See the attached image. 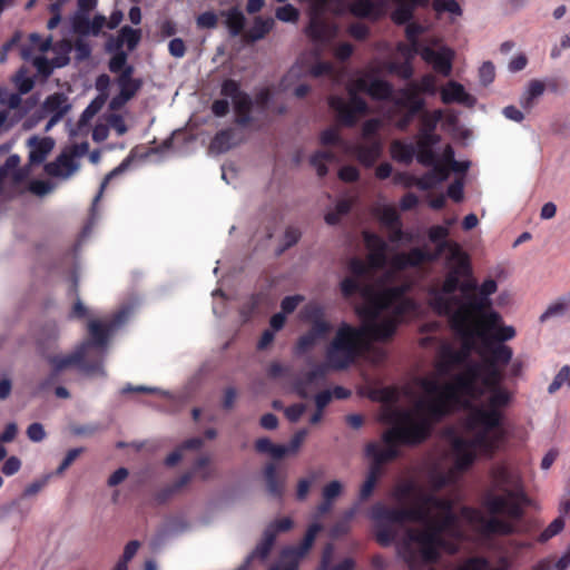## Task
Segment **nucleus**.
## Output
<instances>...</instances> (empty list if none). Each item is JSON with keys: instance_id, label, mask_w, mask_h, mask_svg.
<instances>
[{"instance_id": "obj_50", "label": "nucleus", "mask_w": 570, "mask_h": 570, "mask_svg": "<svg viewBox=\"0 0 570 570\" xmlns=\"http://www.w3.org/2000/svg\"><path fill=\"white\" fill-rule=\"evenodd\" d=\"M72 28L76 33L81 36H88L91 35V28H90V19L88 17V13H81L75 16L72 20Z\"/></svg>"}, {"instance_id": "obj_21", "label": "nucleus", "mask_w": 570, "mask_h": 570, "mask_svg": "<svg viewBox=\"0 0 570 570\" xmlns=\"http://www.w3.org/2000/svg\"><path fill=\"white\" fill-rule=\"evenodd\" d=\"M238 142L236 130L234 128H225L215 134L210 141L209 150L215 154H225L237 146Z\"/></svg>"}, {"instance_id": "obj_2", "label": "nucleus", "mask_w": 570, "mask_h": 570, "mask_svg": "<svg viewBox=\"0 0 570 570\" xmlns=\"http://www.w3.org/2000/svg\"><path fill=\"white\" fill-rule=\"evenodd\" d=\"M465 416L461 432H451L452 465L435 464L425 475V482L402 480L392 490L391 497L397 507L376 503L371 510L375 522L376 540L382 546L396 543L399 558L410 570H422L438 562L443 552L454 553L462 534L461 523L469 524L482 535H509L517 531L525 507L532 504L527 494L520 466L512 461L494 463L488 473V487L481 497L484 515L478 509L458 508L459 493L439 492L452 484L468 469L478 453L492 454L498 448L481 450L472 448L468 435ZM502 430H504L501 424Z\"/></svg>"}, {"instance_id": "obj_15", "label": "nucleus", "mask_w": 570, "mask_h": 570, "mask_svg": "<svg viewBox=\"0 0 570 570\" xmlns=\"http://www.w3.org/2000/svg\"><path fill=\"white\" fill-rule=\"evenodd\" d=\"M328 367L326 364L318 365L305 373L294 385V391L303 399H307L321 385V381Z\"/></svg>"}, {"instance_id": "obj_37", "label": "nucleus", "mask_w": 570, "mask_h": 570, "mask_svg": "<svg viewBox=\"0 0 570 570\" xmlns=\"http://www.w3.org/2000/svg\"><path fill=\"white\" fill-rule=\"evenodd\" d=\"M544 91V85L540 80H531L528 86L527 92L520 100L522 108L529 110L534 106V100L539 98Z\"/></svg>"}, {"instance_id": "obj_26", "label": "nucleus", "mask_w": 570, "mask_h": 570, "mask_svg": "<svg viewBox=\"0 0 570 570\" xmlns=\"http://www.w3.org/2000/svg\"><path fill=\"white\" fill-rule=\"evenodd\" d=\"M234 109L236 114L235 122L238 126L246 127L252 122L253 100L248 94H244L240 99L235 100Z\"/></svg>"}, {"instance_id": "obj_52", "label": "nucleus", "mask_w": 570, "mask_h": 570, "mask_svg": "<svg viewBox=\"0 0 570 570\" xmlns=\"http://www.w3.org/2000/svg\"><path fill=\"white\" fill-rule=\"evenodd\" d=\"M415 157L419 164L430 167L438 161V156L431 147H417L415 149Z\"/></svg>"}, {"instance_id": "obj_14", "label": "nucleus", "mask_w": 570, "mask_h": 570, "mask_svg": "<svg viewBox=\"0 0 570 570\" xmlns=\"http://www.w3.org/2000/svg\"><path fill=\"white\" fill-rule=\"evenodd\" d=\"M344 489V484L338 481L334 480L327 483L323 490H322V497L323 501L317 505L316 511L313 515L314 522L308 527L307 530L311 529L314 524L320 525V530L316 532L318 533L322 530V524L317 522V519L321 518L323 514H326L330 512L333 502L341 495L342 491ZM308 531H306L307 533ZM317 535V534H315ZM316 537H314L315 539Z\"/></svg>"}, {"instance_id": "obj_56", "label": "nucleus", "mask_w": 570, "mask_h": 570, "mask_svg": "<svg viewBox=\"0 0 570 570\" xmlns=\"http://www.w3.org/2000/svg\"><path fill=\"white\" fill-rule=\"evenodd\" d=\"M567 306L562 302L551 304L540 316V322L544 323L551 318L560 317L566 313Z\"/></svg>"}, {"instance_id": "obj_18", "label": "nucleus", "mask_w": 570, "mask_h": 570, "mask_svg": "<svg viewBox=\"0 0 570 570\" xmlns=\"http://www.w3.org/2000/svg\"><path fill=\"white\" fill-rule=\"evenodd\" d=\"M348 12L360 19L377 21L384 14L381 3L373 0H354L348 4Z\"/></svg>"}, {"instance_id": "obj_9", "label": "nucleus", "mask_w": 570, "mask_h": 570, "mask_svg": "<svg viewBox=\"0 0 570 570\" xmlns=\"http://www.w3.org/2000/svg\"><path fill=\"white\" fill-rule=\"evenodd\" d=\"M318 530L320 525L314 524L297 547L285 548L281 553L277 564H275L271 570H296L299 561L311 550L314 543V537Z\"/></svg>"}, {"instance_id": "obj_47", "label": "nucleus", "mask_w": 570, "mask_h": 570, "mask_svg": "<svg viewBox=\"0 0 570 570\" xmlns=\"http://www.w3.org/2000/svg\"><path fill=\"white\" fill-rule=\"evenodd\" d=\"M432 7L436 13L450 12L455 16L462 14V9L456 0H433Z\"/></svg>"}, {"instance_id": "obj_32", "label": "nucleus", "mask_w": 570, "mask_h": 570, "mask_svg": "<svg viewBox=\"0 0 570 570\" xmlns=\"http://www.w3.org/2000/svg\"><path fill=\"white\" fill-rule=\"evenodd\" d=\"M429 239L436 245L434 249H461L460 246H450L446 243L449 236V228L443 225H434L429 229Z\"/></svg>"}, {"instance_id": "obj_34", "label": "nucleus", "mask_w": 570, "mask_h": 570, "mask_svg": "<svg viewBox=\"0 0 570 570\" xmlns=\"http://www.w3.org/2000/svg\"><path fill=\"white\" fill-rule=\"evenodd\" d=\"M124 168H125V164L119 165L118 167L112 169L109 174H107L106 177L104 178V180L101 181L99 191L97 193V195L95 196V198L92 200V205H91V208H90V219H89V224L86 226V229L90 228V226L95 224L96 216H97V204L101 199L104 190H105L107 184L115 176H117L120 173H122Z\"/></svg>"}, {"instance_id": "obj_22", "label": "nucleus", "mask_w": 570, "mask_h": 570, "mask_svg": "<svg viewBox=\"0 0 570 570\" xmlns=\"http://www.w3.org/2000/svg\"><path fill=\"white\" fill-rule=\"evenodd\" d=\"M141 39V31L139 29H132L129 26H124L118 38L114 41H109L107 48L111 50H120L124 43L127 45L129 50H134Z\"/></svg>"}, {"instance_id": "obj_29", "label": "nucleus", "mask_w": 570, "mask_h": 570, "mask_svg": "<svg viewBox=\"0 0 570 570\" xmlns=\"http://www.w3.org/2000/svg\"><path fill=\"white\" fill-rule=\"evenodd\" d=\"M564 528L566 522H563L562 519L556 517L534 537V541L540 544H546L554 537L559 535L564 530Z\"/></svg>"}, {"instance_id": "obj_13", "label": "nucleus", "mask_w": 570, "mask_h": 570, "mask_svg": "<svg viewBox=\"0 0 570 570\" xmlns=\"http://www.w3.org/2000/svg\"><path fill=\"white\" fill-rule=\"evenodd\" d=\"M351 153L363 167L371 168L383 154V142L380 138L361 141L352 147Z\"/></svg>"}, {"instance_id": "obj_59", "label": "nucleus", "mask_w": 570, "mask_h": 570, "mask_svg": "<svg viewBox=\"0 0 570 570\" xmlns=\"http://www.w3.org/2000/svg\"><path fill=\"white\" fill-rule=\"evenodd\" d=\"M347 32L354 39L362 41L370 36V28L362 22H354L348 26Z\"/></svg>"}, {"instance_id": "obj_4", "label": "nucleus", "mask_w": 570, "mask_h": 570, "mask_svg": "<svg viewBox=\"0 0 570 570\" xmlns=\"http://www.w3.org/2000/svg\"><path fill=\"white\" fill-rule=\"evenodd\" d=\"M379 420L389 426L379 442L366 446L372 460L360 489V499L366 500L383 473L382 465L400 454V446L425 441L436 422L445 415L409 383L401 387H385L379 392Z\"/></svg>"}, {"instance_id": "obj_31", "label": "nucleus", "mask_w": 570, "mask_h": 570, "mask_svg": "<svg viewBox=\"0 0 570 570\" xmlns=\"http://www.w3.org/2000/svg\"><path fill=\"white\" fill-rule=\"evenodd\" d=\"M336 161V155L334 151L324 150L316 151L311 156L309 163L316 169L317 175L323 178L327 175L328 169L326 163Z\"/></svg>"}, {"instance_id": "obj_3", "label": "nucleus", "mask_w": 570, "mask_h": 570, "mask_svg": "<svg viewBox=\"0 0 570 570\" xmlns=\"http://www.w3.org/2000/svg\"><path fill=\"white\" fill-rule=\"evenodd\" d=\"M368 253L365 261H351V276L341 283L345 297L360 294L363 298L355 307L362 325L342 323L336 328L325 353L332 370L347 367L363 353L372 363L385 358V351L372 342L390 341L403 318L419 315V305L404 295L412 285L410 269L432 261L438 252Z\"/></svg>"}, {"instance_id": "obj_27", "label": "nucleus", "mask_w": 570, "mask_h": 570, "mask_svg": "<svg viewBox=\"0 0 570 570\" xmlns=\"http://www.w3.org/2000/svg\"><path fill=\"white\" fill-rule=\"evenodd\" d=\"M273 19H262L257 17L252 28L245 33L246 42L253 43L263 39L273 29Z\"/></svg>"}, {"instance_id": "obj_1", "label": "nucleus", "mask_w": 570, "mask_h": 570, "mask_svg": "<svg viewBox=\"0 0 570 570\" xmlns=\"http://www.w3.org/2000/svg\"><path fill=\"white\" fill-rule=\"evenodd\" d=\"M446 268L445 278L429 287L428 303L449 318L461 346L430 335L439 323L423 325L421 331L426 335L421 345L435 342L438 358L431 373L407 383L444 415L458 406L469 409L466 431L472 448L489 451L503 439L501 410L512 399L501 384L512 351L500 342L513 338L515 331L501 325V316L490 309L497 282L488 278L479 286L466 252H450Z\"/></svg>"}, {"instance_id": "obj_35", "label": "nucleus", "mask_w": 570, "mask_h": 570, "mask_svg": "<svg viewBox=\"0 0 570 570\" xmlns=\"http://www.w3.org/2000/svg\"><path fill=\"white\" fill-rule=\"evenodd\" d=\"M443 118V110L435 109L433 111L425 110L420 116V131L419 132H435L439 122Z\"/></svg>"}, {"instance_id": "obj_63", "label": "nucleus", "mask_w": 570, "mask_h": 570, "mask_svg": "<svg viewBox=\"0 0 570 570\" xmlns=\"http://www.w3.org/2000/svg\"><path fill=\"white\" fill-rule=\"evenodd\" d=\"M198 28L213 29L217 26V16L213 11L200 13L196 19Z\"/></svg>"}, {"instance_id": "obj_49", "label": "nucleus", "mask_w": 570, "mask_h": 570, "mask_svg": "<svg viewBox=\"0 0 570 570\" xmlns=\"http://www.w3.org/2000/svg\"><path fill=\"white\" fill-rule=\"evenodd\" d=\"M13 83L18 88L20 96L28 94L35 86L32 78L28 77L23 69H20L12 78Z\"/></svg>"}, {"instance_id": "obj_41", "label": "nucleus", "mask_w": 570, "mask_h": 570, "mask_svg": "<svg viewBox=\"0 0 570 570\" xmlns=\"http://www.w3.org/2000/svg\"><path fill=\"white\" fill-rule=\"evenodd\" d=\"M307 435H308V430L306 428H302V429L297 430L291 438L288 444H282L283 449H284V456L296 455L299 452Z\"/></svg>"}, {"instance_id": "obj_61", "label": "nucleus", "mask_w": 570, "mask_h": 570, "mask_svg": "<svg viewBox=\"0 0 570 570\" xmlns=\"http://www.w3.org/2000/svg\"><path fill=\"white\" fill-rule=\"evenodd\" d=\"M293 527V520L288 517L273 521L266 530H272L274 538L281 532L288 531Z\"/></svg>"}, {"instance_id": "obj_10", "label": "nucleus", "mask_w": 570, "mask_h": 570, "mask_svg": "<svg viewBox=\"0 0 570 570\" xmlns=\"http://www.w3.org/2000/svg\"><path fill=\"white\" fill-rule=\"evenodd\" d=\"M20 157L10 155L0 166V196L13 194L24 181L27 173L19 168Z\"/></svg>"}, {"instance_id": "obj_60", "label": "nucleus", "mask_w": 570, "mask_h": 570, "mask_svg": "<svg viewBox=\"0 0 570 570\" xmlns=\"http://www.w3.org/2000/svg\"><path fill=\"white\" fill-rule=\"evenodd\" d=\"M338 178L345 183H355L360 178V171L352 165H345L340 168Z\"/></svg>"}, {"instance_id": "obj_42", "label": "nucleus", "mask_w": 570, "mask_h": 570, "mask_svg": "<svg viewBox=\"0 0 570 570\" xmlns=\"http://www.w3.org/2000/svg\"><path fill=\"white\" fill-rule=\"evenodd\" d=\"M265 479L267 482V488L269 493L273 495L279 497L283 493L284 489V481L278 480L277 473H276V466L274 464H268L265 468Z\"/></svg>"}, {"instance_id": "obj_23", "label": "nucleus", "mask_w": 570, "mask_h": 570, "mask_svg": "<svg viewBox=\"0 0 570 570\" xmlns=\"http://www.w3.org/2000/svg\"><path fill=\"white\" fill-rule=\"evenodd\" d=\"M274 541H275V538H274L273 531L265 530L263 538H262L261 542L257 544V547L255 548V550L247 557L245 562L243 564H240L235 570H247L250 562L256 559L264 561L267 558V556L274 544Z\"/></svg>"}, {"instance_id": "obj_24", "label": "nucleus", "mask_w": 570, "mask_h": 570, "mask_svg": "<svg viewBox=\"0 0 570 570\" xmlns=\"http://www.w3.org/2000/svg\"><path fill=\"white\" fill-rule=\"evenodd\" d=\"M510 562L507 558L501 557L495 562H491L483 558H470L459 570H508Z\"/></svg>"}, {"instance_id": "obj_8", "label": "nucleus", "mask_w": 570, "mask_h": 570, "mask_svg": "<svg viewBox=\"0 0 570 570\" xmlns=\"http://www.w3.org/2000/svg\"><path fill=\"white\" fill-rule=\"evenodd\" d=\"M372 215L377 219L381 230L391 243L403 239V223L400 214L392 205H377L373 207Z\"/></svg>"}, {"instance_id": "obj_55", "label": "nucleus", "mask_w": 570, "mask_h": 570, "mask_svg": "<svg viewBox=\"0 0 570 570\" xmlns=\"http://www.w3.org/2000/svg\"><path fill=\"white\" fill-rule=\"evenodd\" d=\"M355 513H356V509L348 510L344 514V517L338 522H336V524L333 527L332 535L338 537V535L346 533L350 529V522L354 518Z\"/></svg>"}, {"instance_id": "obj_58", "label": "nucleus", "mask_w": 570, "mask_h": 570, "mask_svg": "<svg viewBox=\"0 0 570 570\" xmlns=\"http://www.w3.org/2000/svg\"><path fill=\"white\" fill-rule=\"evenodd\" d=\"M380 128V121L377 119H368L362 126V139L368 141L377 137V130Z\"/></svg>"}, {"instance_id": "obj_20", "label": "nucleus", "mask_w": 570, "mask_h": 570, "mask_svg": "<svg viewBox=\"0 0 570 570\" xmlns=\"http://www.w3.org/2000/svg\"><path fill=\"white\" fill-rule=\"evenodd\" d=\"M28 146L30 147V165H40L46 160L47 156L52 150L55 141L50 137L39 138L33 136L28 139Z\"/></svg>"}, {"instance_id": "obj_25", "label": "nucleus", "mask_w": 570, "mask_h": 570, "mask_svg": "<svg viewBox=\"0 0 570 570\" xmlns=\"http://www.w3.org/2000/svg\"><path fill=\"white\" fill-rule=\"evenodd\" d=\"M209 458L208 456H200L195 462L193 469L189 472H186L183 474L175 483V488L179 489L184 485H186L194 475H198L200 479L205 480L210 475L209 470Z\"/></svg>"}, {"instance_id": "obj_39", "label": "nucleus", "mask_w": 570, "mask_h": 570, "mask_svg": "<svg viewBox=\"0 0 570 570\" xmlns=\"http://www.w3.org/2000/svg\"><path fill=\"white\" fill-rule=\"evenodd\" d=\"M414 17V6L409 2H403L396 7L391 13L392 21L397 26L407 24Z\"/></svg>"}, {"instance_id": "obj_19", "label": "nucleus", "mask_w": 570, "mask_h": 570, "mask_svg": "<svg viewBox=\"0 0 570 570\" xmlns=\"http://www.w3.org/2000/svg\"><path fill=\"white\" fill-rule=\"evenodd\" d=\"M70 108L68 97L63 92L49 95L42 104V110L47 115L53 116V121H60Z\"/></svg>"}, {"instance_id": "obj_44", "label": "nucleus", "mask_w": 570, "mask_h": 570, "mask_svg": "<svg viewBox=\"0 0 570 570\" xmlns=\"http://www.w3.org/2000/svg\"><path fill=\"white\" fill-rule=\"evenodd\" d=\"M22 99L20 94L11 92L7 87H0V105L7 106L9 109L14 110V114L22 111Z\"/></svg>"}, {"instance_id": "obj_5", "label": "nucleus", "mask_w": 570, "mask_h": 570, "mask_svg": "<svg viewBox=\"0 0 570 570\" xmlns=\"http://www.w3.org/2000/svg\"><path fill=\"white\" fill-rule=\"evenodd\" d=\"M129 307H124L112 321L101 322L92 320L88 324L90 340L82 343L70 354H50L47 356L49 364L56 372L79 366L91 376L104 375L101 360L106 354L108 337L119 328L128 318Z\"/></svg>"}, {"instance_id": "obj_51", "label": "nucleus", "mask_w": 570, "mask_h": 570, "mask_svg": "<svg viewBox=\"0 0 570 570\" xmlns=\"http://www.w3.org/2000/svg\"><path fill=\"white\" fill-rule=\"evenodd\" d=\"M307 405L304 403H294L284 407V415L291 423H297L305 414Z\"/></svg>"}, {"instance_id": "obj_43", "label": "nucleus", "mask_w": 570, "mask_h": 570, "mask_svg": "<svg viewBox=\"0 0 570 570\" xmlns=\"http://www.w3.org/2000/svg\"><path fill=\"white\" fill-rule=\"evenodd\" d=\"M425 28L417 22H409L405 28V37L410 42L412 50L420 53L422 46L420 45L419 37L424 33Z\"/></svg>"}, {"instance_id": "obj_28", "label": "nucleus", "mask_w": 570, "mask_h": 570, "mask_svg": "<svg viewBox=\"0 0 570 570\" xmlns=\"http://www.w3.org/2000/svg\"><path fill=\"white\" fill-rule=\"evenodd\" d=\"M391 155L396 161L409 165L415 156V147L412 144L394 140L391 144Z\"/></svg>"}, {"instance_id": "obj_54", "label": "nucleus", "mask_w": 570, "mask_h": 570, "mask_svg": "<svg viewBox=\"0 0 570 570\" xmlns=\"http://www.w3.org/2000/svg\"><path fill=\"white\" fill-rule=\"evenodd\" d=\"M276 18L284 22H296L299 11L292 4H285L276 9Z\"/></svg>"}, {"instance_id": "obj_40", "label": "nucleus", "mask_w": 570, "mask_h": 570, "mask_svg": "<svg viewBox=\"0 0 570 570\" xmlns=\"http://www.w3.org/2000/svg\"><path fill=\"white\" fill-rule=\"evenodd\" d=\"M255 449L259 453L268 454L274 459H281L284 456V449L282 444H275L267 438L258 439L255 442Z\"/></svg>"}, {"instance_id": "obj_33", "label": "nucleus", "mask_w": 570, "mask_h": 570, "mask_svg": "<svg viewBox=\"0 0 570 570\" xmlns=\"http://www.w3.org/2000/svg\"><path fill=\"white\" fill-rule=\"evenodd\" d=\"M405 90H415L416 95L425 94L434 96L438 91L436 78L432 73H426L421 77L420 81H413Z\"/></svg>"}, {"instance_id": "obj_62", "label": "nucleus", "mask_w": 570, "mask_h": 570, "mask_svg": "<svg viewBox=\"0 0 570 570\" xmlns=\"http://www.w3.org/2000/svg\"><path fill=\"white\" fill-rule=\"evenodd\" d=\"M463 188V181L461 179H455L449 185L446 194L453 202L460 203L464 196Z\"/></svg>"}, {"instance_id": "obj_11", "label": "nucleus", "mask_w": 570, "mask_h": 570, "mask_svg": "<svg viewBox=\"0 0 570 570\" xmlns=\"http://www.w3.org/2000/svg\"><path fill=\"white\" fill-rule=\"evenodd\" d=\"M395 105L406 109L396 122V127L403 131L410 127L416 116H421L425 111V100L417 96L415 90L401 89Z\"/></svg>"}, {"instance_id": "obj_53", "label": "nucleus", "mask_w": 570, "mask_h": 570, "mask_svg": "<svg viewBox=\"0 0 570 570\" xmlns=\"http://www.w3.org/2000/svg\"><path fill=\"white\" fill-rule=\"evenodd\" d=\"M320 142L323 146H337L342 144L340 131L335 127L323 130L320 135Z\"/></svg>"}, {"instance_id": "obj_38", "label": "nucleus", "mask_w": 570, "mask_h": 570, "mask_svg": "<svg viewBox=\"0 0 570 570\" xmlns=\"http://www.w3.org/2000/svg\"><path fill=\"white\" fill-rule=\"evenodd\" d=\"M226 26L232 37L239 36L245 27L243 12L236 8L228 10L226 13Z\"/></svg>"}, {"instance_id": "obj_57", "label": "nucleus", "mask_w": 570, "mask_h": 570, "mask_svg": "<svg viewBox=\"0 0 570 570\" xmlns=\"http://www.w3.org/2000/svg\"><path fill=\"white\" fill-rule=\"evenodd\" d=\"M127 67V53L121 50H117L109 61V70L117 73L122 72Z\"/></svg>"}, {"instance_id": "obj_64", "label": "nucleus", "mask_w": 570, "mask_h": 570, "mask_svg": "<svg viewBox=\"0 0 570 570\" xmlns=\"http://www.w3.org/2000/svg\"><path fill=\"white\" fill-rule=\"evenodd\" d=\"M479 76H480L481 82L484 86H487L490 82H492L493 79H494V76H495L493 63L491 61L483 62L482 66L479 69Z\"/></svg>"}, {"instance_id": "obj_46", "label": "nucleus", "mask_w": 570, "mask_h": 570, "mask_svg": "<svg viewBox=\"0 0 570 570\" xmlns=\"http://www.w3.org/2000/svg\"><path fill=\"white\" fill-rule=\"evenodd\" d=\"M567 386L570 389V366L564 365L560 368L552 383L549 385V393L557 392L560 387Z\"/></svg>"}, {"instance_id": "obj_45", "label": "nucleus", "mask_w": 570, "mask_h": 570, "mask_svg": "<svg viewBox=\"0 0 570 570\" xmlns=\"http://www.w3.org/2000/svg\"><path fill=\"white\" fill-rule=\"evenodd\" d=\"M244 94L246 92L240 89L238 81L234 79H226L223 81L220 87V95L226 98H232L233 102L237 99H240Z\"/></svg>"}, {"instance_id": "obj_12", "label": "nucleus", "mask_w": 570, "mask_h": 570, "mask_svg": "<svg viewBox=\"0 0 570 570\" xmlns=\"http://www.w3.org/2000/svg\"><path fill=\"white\" fill-rule=\"evenodd\" d=\"M420 55L425 62L433 66V69L438 73L444 77L451 75L452 61L454 58V52L452 49L443 47L440 50H434L431 47L424 46L422 47Z\"/></svg>"}, {"instance_id": "obj_17", "label": "nucleus", "mask_w": 570, "mask_h": 570, "mask_svg": "<svg viewBox=\"0 0 570 570\" xmlns=\"http://www.w3.org/2000/svg\"><path fill=\"white\" fill-rule=\"evenodd\" d=\"M441 100L445 105L453 102L462 104L468 107H472L475 104V98L465 91L464 87L454 80H450L441 89Z\"/></svg>"}, {"instance_id": "obj_30", "label": "nucleus", "mask_w": 570, "mask_h": 570, "mask_svg": "<svg viewBox=\"0 0 570 570\" xmlns=\"http://www.w3.org/2000/svg\"><path fill=\"white\" fill-rule=\"evenodd\" d=\"M368 95L375 100H390L393 96V86L383 79H372L368 85Z\"/></svg>"}, {"instance_id": "obj_16", "label": "nucleus", "mask_w": 570, "mask_h": 570, "mask_svg": "<svg viewBox=\"0 0 570 570\" xmlns=\"http://www.w3.org/2000/svg\"><path fill=\"white\" fill-rule=\"evenodd\" d=\"M134 68L127 67L118 77L119 95L112 99L111 106L116 107L130 100L141 87L139 79H134Z\"/></svg>"}, {"instance_id": "obj_6", "label": "nucleus", "mask_w": 570, "mask_h": 570, "mask_svg": "<svg viewBox=\"0 0 570 570\" xmlns=\"http://www.w3.org/2000/svg\"><path fill=\"white\" fill-rule=\"evenodd\" d=\"M350 99L346 101L343 97L332 95L328 97V107L336 112L338 122L344 127H354L360 116L368 111L366 101L356 94L354 89H348Z\"/></svg>"}, {"instance_id": "obj_48", "label": "nucleus", "mask_w": 570, "mask_h": 570, "mask_svg": "<svg viewBox=\"0 0 570 570\" xmlns=\"http://www.w3.org/2000/svg\"><path fill=\"white\" fill-rule=\"evenodd\" d=\"M362 235L366 245L365 249H391L381 235L371 230H363Z\"/></svg>"}, {"instance_id": "obj_7", "label": "nucleus", "mask_w": 570, "mask_h": 570, "mask_svg": "<svg viewBox=\"0 0 570 570\" xmlns=\"http://www.w3.org/2000/svg\"><path fill=\"white\" fill-rule=\"evenodd\" d=\"M322 307L316 303L307 304L301 312V317L313 322L312 328L303 335L296 346L298 353H305L324 340L330 325L322 318Z\"/></svg>"}, {"instance_id": "obj_36", "label": "nucleus", "mask_w": 570, "mask_h": 570, "mask_svg": "<svg viewBox=\"0 0 570 570\" xmlns=\"http://www.w3.org/2000/svg\"><path fill=\"white\" fill-rule=\"evenodd\" d=\"M202 444L203 441L199 438L187 440L167 456L166 464L168 466L177 464L184 458V452L186 450H197L202 446Z\"/></svg>"}]
</instances>
